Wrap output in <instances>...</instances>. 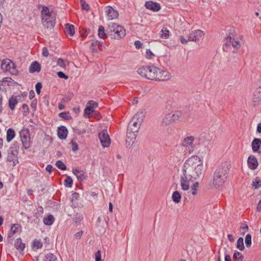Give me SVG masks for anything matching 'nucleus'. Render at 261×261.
<instances>
[{
	"label": "nucleus",
	"mask_w": 261,
	"mask_h": 261,
	"mask_svg": "<svg viewBox=\"0 0 261 261\" xmlns=\"http://www.w3.org/2000/svg\"><path fill=\"white\" fill-rule=\"evenodd\" d=\"M66 61L63 59L62 58H59L58 59L57 62V65L61 67H65L66 66Z\"/></svg>",
	"instance_id": "nucleus-51"
},
{
	"label": "nucleus",
	"mask_w": 261,
	"mask_h": 261,
	"mask_svg": "<svg viewBox=\"0 0 261 261\" xmlns=\"http://www.w3.org/2000/svg\"><path fill=\"white\" fill-rule=\"evenodd\" d=\"M32 246L36 249H40L42 247V243L38 240H34L33 242Z\"/></svg>",
	"instance_id": "nucleus-48"
},
{
	"label": "nucleus",
	"mask_w": 261,
	"mask_h": 261,
	"mask_svg": "<svg viewBox=\"0 0 261 261\" xmlns=\"http://www.w3.org/2000/svg\"><path fill=\"white\" fill-rule=\"evenodd\" d=\"M98 35L99 38L102 39L107 38V35L105 33V28L102 25L99 26L98 28Z\"/></svg>",
	"instance_id": "nucleus-33"
},
{
	"label": "nucleus",
	"mask_w": 261,
	"mask_h": 261,
	"mask_svg": "<svg viewBox=\"0 0 261 261\" xmlns=\"http://www.w3.org/2000/svg\"><path fill=\"white\" fill-rule=\"evenodd\" d=\"M54 221L55 218L51 215H49L46 218L43 219L44 224L48 226L51 225L54 222Z\"/></svg>",
	"instance_id": "nucleus-32"
},
{
	"label": "nucleus",
	"mask_w": 261,
	"mask_h": 261,
	"mask_svg": "<svg viewBox=\"0 0 261 261\" xmlns=\"http://www.w3.org/2000/svg\"><path fill=\"white\" fill-rule=\"evenodd\" d=\"M237 248L241 251H243L245 249L244 244V240L242 237H240L237 243Z\"/></svg>",
	"instance_id": "nucleus-36"
},
{
	"label": "nucleus",
	"mask_w": 261,
	"mask_h": 261,
	"mask_svg": "<svg viewBox=\"0 0 261 261\" xmlns=\"http://www.w3.org/2000/svg\"><path fill=\"white\" fill-rule=\"evenodd\" d=\"M80 4L83 10L88 11L90 10L89 5L84 0H80Z\"/></svg>",
	"instance_id": "nucleus-47"
},
{
	"label": "nucleus",
	"mask_w": 261,
	"mask_h": 261,
	"mask_svg": "<svg viewBox=\"0 0 261 261\" xmlns=\"http://www.w3.org/2000/svg\"><path fill=\"white\" fill-rule=\"evenodd\" d=\"M35 88L37 94L39 95L40 94L41 89L42 88L41 83L38 82L35 85Z\"/></svg>",
	"instance_id": "nucleus-52"
},
{
	"label": "nucleus",
	"mask_w": 261,
	"mask_h": 261,
	"mask_svg": "<svg viewBox=\"0 0 261 261\" xmlns=\"http://www.w3.org/2000/svg\"><path fill=\"white\" fill-rule=\"evenodd\" d=\"M261 145V139L259 138H255L252 142L251 146L253 152H257Z\"/></svg>",
	"instance_id": "nucleus-22"
},
{
	"label": "nucleus",
	"mask_w": 261,
	"mask_h": 261,
	"mask_svg": "<svg viewBox=\"0 0 261 261\" xmlns=\"http://www.w3.org/2000/svg\"><path fill=\"white\" fill-rule=\"evenodd\" d=\"M181 196L180 194L178 191H174L172 195V200L176 203H178L180 202Z\"/></svg>",
	"instance_id": "nucleus-30"
},
{
	"label": "nucleus",
	"mask_w": 261,
	"mask_h": 261,
	"mask_svg": "<svg viewBox=\"0 0 261 261\" xmlns=\"http://www.w3.org/2000/svg\"><path fill=\"white\" fill-rule=\"evenodd\" d=\"M108 25L106 32L112 38L120 39L125 36L126 31L123 27L113 22H110Z\"/></svg>",
	"instance_id": "nucleus-3"
},
{
	"label": "nucleus",
	"mask_w": 261,
	"mask_h": 261,
	"mask_svg": "<svg viewBox=\"0 0 261 261\" xmlns=\"http://www.w3.org/2000/svg\"><path fill=\"white\" fill-rule=\"evenodd\" d=\"M68 130L67 128L63 125L60 126L58 129V136L61 140L65 139L67 137Z\"/></svg>",
	"instance_id": "nucleus-19"
},
{
	"label": "nucleus",
	"mask_w": 261,
	"mask_h": 261,
	"mask_svg": "<svg viewBox=\"0 0 261 261\" xmlns=\"http://www.w3.org/2000/svg\"><path fill=\"white\" fill-rule=\"evenodd\" d=\"M73 132L78 135H83L86 133V130L84 128L76 127L73 128Z\"/></svg>",
	"instance_id": "nucleus-49"
},
{
	"label": "nucleus",
	"mask_w": 261,
	"mask_h": 261,
	"mask_svg": "<svg viewBox=\"0 0 261 261\" xmlns=\"http://www.w3.org/2000/svg\"><path fill=\"white\" fill-rule=\"evenodd\" d=\"M80 196L78 193L74 192L71 195V201L72 202L74 200H77Z\"/></svg>",
	"instance_id": "nucleus-58"
},
{
	"label": "nucleus",
	"mask_w": 261,
	"mask_h": 261,
	"mask_svg": "<svg viewBox=\"0 0 261 261\" xmlns=\"http://www.w3.org/2000/svg\"><path fill=\"white\" fill-rule=\"evenodd\" d=\"M144 118V114L143 112H138L132 118L134 119V120H136V121L139 122L140 123H142L143 121Z\"/></svg>",
	"instance_id": "nucleus-28"
},
{
	"label": "nucleus",
	"mask_w": 261,
	"mask_h": 261,
	"mask_svg": "<svg viewBox=\"0 0 261 261\" xmlns=\"http://www.w3.org/2000/svg\"><path fill=\"white\" fill-rule=\"evenodd\" d=\"M105 12L109 20L117 18L119 16L118 12L111 6L106 7L105 8Z\"/></svg>",
	"instance_id": "nucleus-14"
},
{
	"label": "nucleus",
	"mask_w": 261,
	"mask_h": 261,
	"mask_svg": "<svg viewBox=\"0 0 261 261\" xmlns=\"http://www.w3.org/2000/svg\"><path fill=\"white\" fill-rule=\"evenodd\" d=\"M247 164L249 168L251 170L256 169L258 165L257 158L253 155H251L248 157Z\"/></svg>",
	"instance_id": "nucleus-16"
},
{
	"label": "nucleus",
	"mask_w": 261,
	"mask_h": 261,
	"mask_svg": "<svg viewBox=\"0 0 261 261\" xmlns=\"http://www.w3.org/2000/svg\"><path fill=\"white\" fill-rule=\"evenodd\" d=\"M83 231H79L77 232H76L75 235H74V237L75 238V239L79 240L80 239L82 236L83 235Z\"/></svg>",
	"instance_id": "nucleus-61"
},
{
	"label": "nucleus",
	"mask_w": 261,
	"mask_h": 261,
	"mask_svg": "<svg viewBox=\"0 0 261 261\" xmlns=\"http://www.w3.org/2000/svg\"><path fill=\"white\" fill-rule=\"evenodd\" d=\"M230 168V164L228 162L219 165L214 172L213 180L208 184L210 188L217 189L222 187L227 179Z\"/></svg>",
	"instance_id": "nucleus-2"
},
{
	"label": "nucleus",
	"mask_w": 261,
	"mask_h": 261,
	"mask_svg": "<svg viewBox=\"0 0 261 261\" xmlns=\"http://www.w3.org/2000/svg\"><path fill=\"white\" fill-rule=\"evenodd\" d=\"M155 74H156V77L154 79L155 81H166L171 77L170 74L167 71L162 70L159 68H156Z\"/></svg>",
	"instance_id": "nucleus-10"
},
{
	"label": "nucleus",
	"mask_w": 261,
	"mask_h": 261,
	"mask_svg": "<svg viewBox=\"0 0 261 261\" xmlns=\"http://www.w3.org/2000/svg\"><path fill=\"white\" fill-rule=\"evenodd\" d=\"M199 183L198 182H194L191 187V190L192 195H195L197 193V191L199 188Z\"/></svg>",
	"instance_id": "nucleus-40"
},
{
	"label": "nucleus",
	"mask_w": 261,
	"mask_h": 261,
	"mask_svg": "<svg viewBox=\"0 0 261 261\" xmlns=\"http://www.w3.org/2000/svg\"><path fill=\"white\" fill-rule=\"evenodd\" d=\"M251 235L250 234H247L245 239V243L247 248H249L252 244L251 241Z\"/></svg>",
	"instance_id": "nucleus-43"
},
{
	"label": "nucleus",
	"mask_w": 261,
	"mask_h": 261,
	"mask_svg": "<svg viewBox=\"0 0 261 261\" xmlns=\"http://www.w3.org/2000/svg\"><path fill=\"white\" fill-rule=\"evenodd\" d=\"M169 36V31L166 28H163L161 31L160 37L167 39Z\"/></svg>",
	"instance_id": "nucleus-38"
},
{
	"label": "nucleus",
	"mask_w": 261,
	"mask_h": 261,
	"mask_svg": "<svg viewBox=\"0 0 261 261\" xmlns=\"http://www.w3.org/2000/svg\"><path fill=\"white\" fill-rule=\"evenodd\" d=\"M181 112L175 111L166 114L162 121L163 126H168L180 120Z\"/></svg>",
	"instance_id": "nucleus-5"
},
{
	"label": "nucleus",
	"mask_w": 261,
	"mask_h": 261,
	"mask_svg": "<svg viewBox=\"0 0 261 261\" xmlns=\"http://www.w3.org/2000/svg\"><path fill=\"white\" fill-rule=\"evenodd\" d=\"M98 137L103 147H108L111 144V139L107 133V130H102L99 132Z\"/></svg>",
	"instance_id": "nucleus-9"
},
{
	"label": "nucleus",
	"mask_w": 261,
	"mask_h": 261,
	"mask_svg": "<svg viewBox=\"0 0 261 261\" xmlns=\"http://www.w3.org/2000/svg\"><path fill=\"white\" fill-rule=\"evenodd\" d=\"M230 31V36H232V40H231V45L234 48L237 49H239L241 47V43L239 40H236V33L234 29L233 28H231L229 29Z\"/></svg>",
	"instance_id": "nucleus-15"
},
{
	"label": "nucleus",
	"mask_w": 261,
	"mask_h": 261,
	"mask_svg": "<svg viewBox=\"0 0 261 261\" xmlns=\"http://www.w3.org/2000/svg\"><path fill=\"white\" fill-rule=\"evenodd\" d=\"M252 185L255 189H258L261 187V180L258 177H256L253 181Z\"/></svg>",
	"instance_id": "nucleus-45"
},
{
	"label": "nucleus",
	"mask_w": 261,
	"mask_h": 261,
	"mask_svg": "<svg viewBox=\"0 0 261 261\" xmlns=\"http://www.w3.org/2000/svg\"><path fill=\"white\" fill-rule=\"evenodd\" d=\"M180 41L182 44H185L188 43V39H186L183 36H180Z\"/></svg>",
	"instance_id": "nucleus-62"
},
{
	"label": "nucleus",
	"mask_w": 261,
	"mask_h": 261,
	"mask_svg": "<svg viewBox=\"0 0 261 261\" xmlns=\"http://www.w3.org/2000/svg\"><path fill=\"white\" fill-rule=\"evenodd\" d=\"M15 137V133L14 130L12 128H9L7 130L6 140L7 141L10 142Z\"/></svg>",
	"instance_id": "nucleus-25"
},
{
	"label": "nucleus",
	"mask_w": 261,
	"mask_h": 261,
	"mask_svg": "<svg viewBox=\"0 0 261 261\" xmlns=\"http://www.w3.org/2000/svg\"><path fill=\"white\" fill-rule=\"evenodd\" d=\"M195 140V137L193 136H189L186 137L182 141L181 144L183 146L188 148L190 152H193L194 146L193 142Z\"/></svg>",
	"instance_id": "nucleus-11"
},
{
	"label": "nucleus",
	"mask_w": 261,
	"mask_h": 261,
	"mask_svg": "<svg viewBox=\"0 0 261 261\" xmlns=\"http://www.w3.org/2000/svg\"><path fill=\"white\" fill-rule=\"evenodd\" d=\"M134 44L136 48L140 49L142 48L143 43L139 40L136 41Z\"/></svg>",
	"instance_id": "nucleus-59"
},
{
	"label": "nucleus",
	"mask_w": 261,
	"mask_h": 261,
	"mask_svg": "<svg viewBox=\"0 0 261 261\" xmlns=\"http://www.w3.org/2000/svg\"><path fill=\"white\" fill-rule=\"evenodd\" d=\"M233 259L238 260V261H243L244 256L239 251H235L233 255Z\"/></svg>",
	"instance_id": "nucleus-39"
},
{
	"label": "nucleus",
	"mask_w": 261,
	"mask_h": 261,
	"mask_svg": "<svg viewBox=\"0 0 261 261\" xmlns=\"http://www.w3.org/2000/svg\"><path fill=\"white\" fill-rule=\"evenodd\" d=\"M95 261H101V251L100 250H98L95 253Z\"/></svg>",
	"instance_id": "nucleus-57"
},
{
	"label": "nucleus",
	"mask_w": 261,
	"mask_h": 261,
	"mask_svg": "<svg viewBox=\"0 0 261 261\" xmlns=\"http://www.w3.org/2000/svg\"><path fill=\"white\" fill-rule=\"evenodd\" d=\"M72 145V150L73 151H76L79 149L78 144L73 140L71 142Z\"/></svg>",
	"instance_id": "nucleus-53"
},
{
	"label": "nucleus",
	"mask_w": 261,
	"mask_h": 261,
	"mask_svg": "<svg viewBox=\"0 0 261 261\" xmlns=\"http://www.w3.org/2000/svg\"><path fill=\"white\" fill-rule=\"evenodd\" d=\"M64 185L67 188H71L73 185V180L70 176H67L64 180Z\"/></svg>",
	"instance_id": "nucleus-37"
},
{
	"label": "nucleus",
	"mask_w": 261,
	"mask_h": 261,
	"mask_svg": "<svg viewBox=\"0 0 261 261\" xmlns=\"http://www.w3.org/2000/svg\"><path fill=\"white\" fill-rule=\"evenodd\" d=\"M22 109L24 113H28L29 112V108L27 104H23L22 106Z\"/></svg>",
	"instance_id": "nucleus-64"
},
{
	"label": "nucleus",
	"mask_w": 261,
	"mask_h": 261,
	"mask_svg": "<svg viewBox=\"0 0 261 261\" xmlns=\"http://www.w3.org/2000/svg\"><path fill=\"white\" fill-rule=\"evenodd\" d=\"M40 70L41 65L37 61L33 62L29 67V72L30 73L39 72Z\"/></svg>",
	"instance_id": "nucleus-20"
},
{
	"label": "nucleus",
	"mask_w": 261,
	"mask_h": 261,
	"mask_svg": "<svg viewBox=\"0 0 261 261\" xmlns=\"http://www.w3.org/2000/svg\"><path fill=\"white\" fill-rule=\"evenodd\" d=\"M253 99L255 102H258L261 100V92L258 89L254 93Z\"/></svg>",
	"instance_id": "nucleus-41"
},
{
	"label": "nucleus",
	"mask_w": 261,
	"mask_h": 261,
	"mask_svg": "<svg viewBox=\"0 0 261 261\" xmlns=\"http://www.w3.org/2000/svg\"><path fill=\"white\" fill-rule=\"evenodd\" d=\"M65 29L66 33L69 35L70 36H72L74 35L75 33L74 31V27L73 25L67 23L65 24Z\"/></svg>",
	"instance_id": "nucleus-29"
},
{
	"label": "nucleus",
	"mask_w": 261,
	"mask_h": 261,
	"mask_svg": "<svg viewBox=\"0 0 261 261\" xmlns=\"http://www.w3.org/2000/svg\"><path fill=\"white\" fill-rule=\"evenodd\" d=\"M41 20L43 25L47 29H52L55 25V19L51 17L49 8L45 6L42 7L41 12Z\"/></svg>",
	"instance_id": "nucleus-4"
},
{
	"label": "nucleus",
	"mask_w": 261,
	"mask_h": 261,
	"mask_svg": "<svg viewBox=\"0 0 261 261\" xmlns=\"http://www.w3.org/2000/svg\"><path fill=\"white\" fill-rule=\"evenodd\" d=\"M138 133L127 129L126 134V145L127 147H130L135 142Z\"/></svg>",
	"instance_id": "nucleus-13"
},
{
	"label": "nucleus",
	"mask_w": 261,
	"mask_h": 261,
	"mask_svg": "<svg viewBox=\"0 0 261 261\" xmlns=\"http://www.w3.org/2000/svg\"><path fill=\"white\" fill-rule=\"evenodd\" d=\"M146 57L147 59H151L154 56V55L152 53L150 49H147L146 51Z\"/></svg>",
	"instance_id": "nucleus-56"
},
{
	"label": "nucleus",
	"mask_w": 261,
	"mask_h": 261,
	"mask_svg": "<svg viewBox=\"0 0 261 261\" xmlns=\"http://www.w3.org/2000/svg\"><path fill=\"white\" fill-rule=\"evenodd\" d=\"M232 36H230V31H229L228 34L225 38V42L223 46V50L224 51H227L228 50V48L231 45V40H232Z\"/></svg>",
	"instance_id": "nucleus-26"
},
{
	"label": "nucleus",
	"mask_w": 261,
	"mask_h": 261,
	"mask_svg": "<svg viewBox=\"0 0 261 261\" xmlns=\"http://www.w3.org/2000/svg\"><path fill=\"white\" fill-rule=\"evenodd\" d=\"M1 67L3 70L9 71L11 74L13 75H16L18 72L16 69L15 63L9 59L4 60Z\"/></svg>",
	"instance_id": "nucleus-8"
},
{
	"label": "nucleus",
	"mask_w": 261,
	"mask_h": 261,
	"mask_svg": "<svg viewBox=\"0 0 261 261\" xmlns=\"http://www.w3.org/2000/svg\"><path fill=\"white\" fill-rule=\"evenodd\" d=\"M57 259L55 255L53 253H48L45 255L44 261H56Z\"/></svg>",
	"instance_id": "nucleus-42"
},
{
	"label": "nucleus",
	"mask_w": 261,
	"mask_h": 261,
	"mask_svg": "<svg viewBox=\"0 0 261 261\" xmlns=\"http://www.w3.org/2000/svg\"><path fill=\"white\" fill-rule=\"evenodd\" d=\"M145 6L147 9L153 12H158L161 9V7L159 3L152 1L146 2Z\"/></svg>",
	"instance_id": "nucleus-18"
},
{
	"label": "nucleus",
	"mask_w": 261,
	"mask_h": 261,
	"mask_svg": "<svg viewBox=\"0 0 261 261\" xmlns=\"http://www.w3.org/2000/svg\"><path fill=\"white\" fill-rule=\"evenodd\" d=\"M141 124V123L134 120V119L132 118L128 123L127 129L128 130L134 131V133H138Z\"/></svg>",
	"instance_id": "nucleus-17"
},
{
	"label": "nucleus",
	"mask_w": 261,
	"mask_h": 261,
	"mask_svg": "<svg viewBox=\"0 0 261 261\" xmlns=\"http://www.w3.org/2000/svg\"><path fill=\"white\" fill-rule=\"evenodd\" d=\"M22 227L20 224H14L11 227V232L9 234L8 237H11L15 233L21 231Z\"/></svg>",
	"instance_id": "nucleus-23"
},
{
	"label": "nucleus",
	"mask_w": 261,
	"mask_h": 261,
	"mask_svg": "<svg viewBox=\"0 0 261 261\" xmlns=\"http://www.w3.org/2000/svg\"><path fill=\"white\" fill-rule=\"evenodd\" d=\"M56 166L62 170H66L67 169L66 166L61 160H58L56 163Z\"/></svg>",
	"instance_id": "nucleus-44"
},
{
	"label": "nucleus",
	"mask_w": 261,
	"mask_h": 261,
	"mask_svg": "<svg viewBox=\"0 0 261 261\" xmlns=\"http://www.w3.org/2000/svg\"><path fill=\"white\" fill-rule=\"evenodd\" d=\"M88 103L90 105V106H93V109L98 106V103L97 102L93 101V100H90L88 102Z\"/></svg>",
	"instance_id": "nucleus-63"
},
{
	"label": "nucleus",
	"mask_w": 261,
	"mask_h": 261,
	"mask_svg": "<svg viewBox=\"0 0 261 261\" xmlns=\"http://www.w3.org/2000/svg\"><path fill=\"white\" fill-rule=\"evenodd\" d=\"M19 150V143L17 142H13L8 151L7 161L13 162V166L18 163V154Z\"/></svg>",
	"instance_id": "nucleus-7"
},
{
	"label": "nucleus",
	"mask_w": 261,
	"mask_h": 261,
	"mask_svg": "<svg viewBox=\"0 0 261 261\" xmlns=\"http://www.w3.org/2000/svg\"><path fill=\"white\" fill-rule=\"evenodd\" d=\"M17 102L18 101L15 97H11L9 100V107L10 109L12 110H14Z\"/></svg>",
	"instance_id": "nucleus-35"
},
{
	"label": "nucleus",
	"mask_w": 261,
	"mask_h": 261,
	"mask_svg": "<svg viewBox=\"0 0 261 261\" xmlns=\"http://www.w3.org/2000/svg\"><path fill=\"white\" fill-rule=\"evenodd\" d=\"M21 140L30 137V131L28 128L23 129L19 132Z\"/></svg>",
	"instance_id": "nucleus-34"
},
{
	"label": "nucleus",
	"mask_w": 261,
	"mask_h": 261,
	"mask_svg": "<svg viewBox=\"0 0 261 261\" xmlns=\"http://www.w3.org/2000/svg\"><path fill=\"white\" fill-rule=\"evenodd\" d=\"M14 246L16 249L19 251H23L25 248V244L22 242V240L20 238H17L15 241Z\"/></svg>",
	"instance_id": "nucleus-24"
},
{
	"label": "nucleus",
	"mask_w": 261,
	"mask_h": 261,
	"mask_svg": "<svg viewBox=\"0 0 261 261\" xmlns=\"http://www.w3.org/2000/svg\"><path fill=\"white\" fill-rule=\"evenodd\" d=\"M203 168L202 160L197 155H193L186 160L180 176L182 190L187 191L190 189L189 182H193L199 178Z\"/></svg>",
	"instance_id": "nucleus-1"
},
{
	"label": "nucleus",
	"mask_w": 261,
	"mask_h": 261,
	"mask_svg": "<svg viewBox=\"0 0 261 261\" xmlns=\"http://www.w3.org/2000/svg\"><path fill=\"white\" fill-rule=\"evenodd\" d=\"M22 144V147L24 149H28L31 147V139L30 137L26 139L21 140Z\"/></svg>",
	"instance_id": "nucleus-31"
},
{
	"label": "nucleus",
	"mask_w": 261,
	"mask_h": 261,
	"mask_svg": "<svg viewBox=\"0 0 261 261\" xmlns=\"http://www.w3.org/2000/svg\"><path fill=\"white\" fill-rule=\"evenodd\" d=\"M73 96V93L72 92L68 93L65 96V98L62 99V102L69 101Z\"/></svg>",
	"instance_id": "nucleus-50"
},
{
	"label": "nucleus",
	"mask_w": 261,
	"mask_h": 261,
	"mask_svg": "<svg viewBox=\"0 0 261 261\" xmlns=\"http://www.w3.org/2000/svg\"><path fill=\"white\" fill-rule=\"evenodd\" d=\"M59 116L64 120H69L71 118L69 112H61L59 114Z\"/></svg>",
	"instance_id": "nucleus-46"
},
{
	"label": "nucleus",
	"mask_w": 261,
	"mask_h": 261,
	"mask_svg": "<svg viewBox=\"0 0 261 261\" xmlns=\"http://www.w3.org/2000/svg\"><path fill=\"white\" fill-rule=\"evenodd\" d=\"M158 67L154 66H142L138 69V73L142 77L148 80H154L156 77L155 72Z\"/></svg>",
	"instance_id": "nucleus-6"
},
{
	"label": "nucleus",
	"mask_w": 261,
	"mask_h": 261,
	"mask_svg": "<svg viewBox=\"0 0 261 261\" xmlns=\"http://www.w3.org/2000/svg\"><path fill=\"white\" fill-rule=\"evenodd\" d=\"M94 112H95V110L93 109V106H87L84 110V116L85 117L90 118L91 115L94 114Z\"/></svg>",
	"instance_id": "nucleus-27"
},
{
	"label": "nucleus",
	"mask_w": 261,
	"mask_h": 261,
	"mask_svg": "<svg viewBox=\"0 0 261 261\" xmlns=\"http://www.w3.org/2000/svg\"><path fill=\"white\" fill-rule=\"evenodd\" d=\"M204 36V33L200 30L192 31L188 36L189 41L196 42Z\"/></svg>",
	"instance_id": "nucleus-12"
},
{
	"label": "nucleus",
	"mask_w": 261,
	"mask_h": 261,
	"mask_svg": "<svg viewBox=\"0 0 261 261\" xmlns=\"http://www.w3.org/2000/svg\"><path fill=\"white\" fill-rule=\"evenodd\" d=\"M72 173L75 175L79 180L83 181L86 179V176L84 174L83 172L79 170L77 168L72 169Z\"/></svg>",
	"instance_id": "nucleus-21"
},
{
	"label": "nucleus",
	"mask_w": 261,
	"mask_h": 261,
	"mask_svg": "<svg viewBox=\"0 0 261 261\" xmlns=\"http://www.w3.org/2000/svg\"><path fill=\"white\" fill-rule=\"evenodd\" d=\"M57 75L60 77L62 79H64L65 80H67L68 79V75H66L64 72L62 71H58L57 72Z\"/></svg>",
	"instance_id": "nucleus-55"
},
{
	"label": "nucleus",
	"mask_w": 261,
	"mask_h": 261,
	"mask_svg": "<svg viewBox=\"0 0 261 261\" xmlns=\"http://www.w3.org/2000/svg\"><path fill=\"white\" fill-rule=\"evenodd\" d=\"M42 55L44 57H48L49 55V52L47 48L46 47H44L42 49Z\"/></svg>",
	"instance_id": "nucleus-60"
},
{
	"label": "nucleus",
	"mask_w": 261,
	"mask_h": 261,
	"mask_svg": "<svg viewBox=\"0 0 261 261\" xmlns=\"http://www.w3.org/2000/svg\"><path fill=\"white\" fill-rule=\"evenodd\" d=\"M240 228L243 230V231H241V234H244L245 232L248 230V226L247 224H243Z\"/></svg>",
	"instance_id": "nucleus-54"
}]
</instances>
